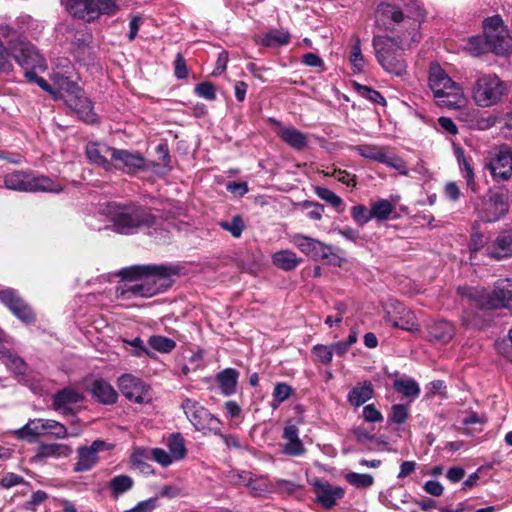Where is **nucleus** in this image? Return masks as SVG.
I'll list each match as a JSON object with an SVG mask.
<instances>
[{
  "label": "nucleus",
  "instance_id": "obj_2",
  "mask_svg": "<svg viewBox=\"0 0 512 512\" xmlns=\"http://www.w3.org/2000/svg\"><path fill=\"white\" fill-rule=\"evenodd\" d=\"M178 268L169 265H135L123 268L119 275L128 282L116 288L117 298H149L169 288Z\"/></svg>",
  "mask_w": 512,
  "mask_h": 512
},
{
  "label": "nucleus",
  "instance_id": "obj_48",
  "mask_svg": "<svg viewBox=\"0 0 512 512\" xmlns=\"http://www.w3.org/2000/svg\"><path fill=\"white\" fill-rule=\"evenodd\" d=\"M345 480L352 486L366 489L374 484V477L370 474L349 472L345 474Z\"/></svg>",
  "mask_w": 512,
  "mask_h": 512
},
{
  "label": "nucleus",
  "instance_id": "obj_12",
  "mask_svg": "<svg viewBox=\"0 0 512 512\" xmlns=\"http://www.w3.org/2000/svg\"><path fill=\"white\" fill-rule=\"evenodd\" d=\"M384 320L393 328L418 332L420 326L414 313L396 299H389L383 304Z\"/></svg>",
  "mask_w": 512,
  "mask_h": 512
},
{
  "label": "nucleus",
  "instance_id": "obj_36",
  "mask_svg": "<svg viewBox=\"0 0 512 512\" xmlns=\"http://www.w3.org/2000/svg\"><path fill=\"white\" fill-rule=\"evenodd\" d=\"M393 388L398 393L412 400L416 399L420 394V387L418 383L409 377L398 378L394 381Z\"/></svg>",
  "mask_w": 512,
  "mask_h": 512
},
{
  "label": "nucleus",
  "instance_id": "obj_23",
  "mask_svg": "<svg viewBox=\"0 0 512 512\" xmlns=\"http://www.w3.org/2000/svg\"><path fill=\"white\" fill-rule=\"evenodd\" d=\"M115 148L105 144L89 142L86 146V155L89 161L109 171L112 169V151Z\"/></svg>",
  "mask_w": 512,
  "mask_h": 512
},
{
  "label": "nucleus",
  "instance_id": "obj_21",
  "mask_svg": "<svg viewBox=\"0 0 512 512\" xmlns=\"http://www.w3.org/2000/svg\"><path fill=\"white\" fill-rule=\"evenodd\" d=\"M83 395L70 388H64L58 391L52 399V407L54 410L59 411L63 416L74 414L72 405L82 401Z\"/></svg>",
  "mask_w": 512,
  "mask_h": 512
},
{
  "label": "nucleus",
  "instance_id": "obj_1",
  "mask_svg": "<svg viewBox=\"0 0 512 512\" xmlns=\"http://www.w3.org/2000/svg\"><path fill=\"white\" fill-rule=\"evenodd\" d=\"M424 17V10L416 0L403 2L402 6L390 3L378 6L376 24L390 34L374 36L372 45L378 63L386 72L395 76L406 73L407 64L402 52L419 42V28Z\"/></svg>",
  "mask_w": 512,
  "mask_h": 512
},
{
  "label": "nucleus",
  "instance_id": "obj_50",
  "mask_svg": "<svg viewBox=\"0 0 512 512\" xmlns=\"http://www.w3.org/2000/svg\"><path fill=\"white\" fill-rule=\"evenodd\" d=\"M293 393V388L286 383H277L273 390L272 406L276 408L280 403L287 400Z\"/></svg>",
  "mask_w": 512,
  "mask_h": 512
},
{
  "label": "nucleus",
  "instance_id": "obj_62",
  "mask_svg": "<svg viewBox=\"0 0 512 512\" xmlns=\"http://www.w3.org/2000/svg\"><path fill=\"white\" fill-rule=\"evenodd\" d=\"M508 339L510 344L503 340L501 342H497L496 347L503 357L512 362V328L508 332Z\"/></svg>",
  "mask_w": 512,
  "mask_h": 512
},
{
  "label": "nucleus",
  "instance_id": "obj_18",
  "mask_svg": "<svg viewBox=\"0 0 512 512\" xmlns=\"http://www.w3.org/2000/svg\"><path fill=\"white\" fill-rule=\"evenodd\" d=\"M0 302L5 305L20 321L30 324L35 321V314L31 307L10 288L0 291Z\"/></svg>",
  "mask_w": 512,
  "mask_h": 512
},
{
  "label": "nucleus",
  "instance_id": "obj_20",
  "mask_svg": "<svg viewBox=\"0 0 512 512\" xmlns=\"http://www.w3.org/2000/svg\"><path fill=\"white\" fill-rule=\"evenodd\" d=\"M112 168L122 170L128 174H135L145 168V159L139 153H132L124 149L112 151Z\"/></svg>",
  "mask_w": 512,
  "mask_h": 512
},
{
  "label": "nucleus",
  "instance_id": "obj_49",
  "mask_svg": "<svg viewBox=\"0 0 512 512\" xmlns=\"http://www.w3.org/2000/svg\"><path fill=\"white\" fill-rule=\"evenodd\" d=\"M354 87H355V90L358 92V94L365 98V99H368L369 101H371L372 103H376V104H380V105H385L386 104V100L385 98L380 94V92L368 87V86H365V85H361L359 83H355L354 84Z\"/></svg>",
  "mask_w": 512,
  "mask_h": 512
},
{
  "label": "nucleus",
  "instance_id": "obj_16",
  "mask_svg": "<svg viewBox=\"0 0 512 512\" xmlns=\"http://www.w3.org/2000/svg\"><path fill=\"white\" fill-rule=\"evenodd\" d=\"M118 387L127 399L137 404L151 401L150 387L131 374L122 375L118 379Z\"/></svg>",
  "mask_w": 512,
  "mask_h": 512
},
{
  "label": "nucleus",
  "instance_id": "obj_38",
  "mask_svg": "<svg viewBox=\"0 0 512 512\" xmlns=\"http://www.w3.org/2000/svg\"><path fill=\"white\" fill-rule=\"evenodd\" d=\"M463 49L472 57H480L490 52L484 34L469 37Z\"/></svg>",
  "mask_w": 512,
  "mask_h": 512
},
{
  "label": "nucleus",
  "instance_id": "obj_52",
  "mask_svg": "<svg viewBox=\"0 0 512 512\" xmlns=\"http://www.w3.org/2000/svg\"><path fill=\"white\" fill-rule=\"evenodd\" d=\"M312 354L317 361L324 365L330 364L333 357L330 345L317 344L312 348Z\"/></svg>",
  "mask_w": 512,
  "mask_h": 512
},
{
  "label": "nucleus",
  "instance_id": "obj_24",
  "mask_svg": "<svg viewBox=\"0 0 512 512\" xmlns=\"http://www.w3.org/2000/svg\"><path fill=\"white\" fill-rule=\"evenodd\" d=\"M72 447L64 443H41L34 456L35 461H43L48 458H67L72 453Z\"/></svg>",
  "mask_w": 512,
  "mask_h": 512
},
{
  "label": "nucleus",
  "instance_id": "obj_59",
  "mask_svg": "<svg viewBox=\"0 0 512 512\" xmlns=\"http://www.w3.org/2000/svg\"><path fill=\"white\" fill-rule=\"evenodd\" d=\"M152 456L156 462H158L164 467L169 466L173 461H175L174 457H172L170 452H167L161 448L153 449Z\"/></svg>",
  "mask_w": 512,
  "mask_h": 512
},
{
  "label": "nucleus",
  "instance_id": "obj_46",
  "mask_svg": "<svg viewBox=\"0 0 512 512\" xmlns=\"http://www.w3.org/2000/svg\"><path fill=\"white\" fill-rule=\"evenodd\" d=\"M169 452L175 460H181L186 456V447L183 437L180 434H172L168 438Z\"/></svg>",
  "mask_w": 512,
  "mask_h": 512
},
{
  "label": "nucleus",
  "instance_id": "obj_45",
  "mask_svg": "<svg viewBox=\"0 0 512 512\" xmlns=\"http://www.w3.org/2000/svg\"><path fill=\"white\" fill-rule=\"evenodd\" d=\"M241 477L243 478L244 485L249 487L255 495H261L270 491L269 483L263 477L253 478L251 474H243Z\"/></svg>",
  "mask_w": 512,
  "mask_h": 512
},
{
  "label": "nucleus",
  "instance_id": "obj_4",
  "mask_svg": "<svg viewBox=\"0 0 512 512\" xmlns=\"http://www.w3.org/2000/svg\"><path fill=\"white\" fill-rule=\"evenodd\" d=\"M429 87L439 107L461 109L467 104L463 89L437 64L430 67Z\"/></svg>",
  "mask_w": 512,
  "mask_h": 512
},
{
  "label": "nucleus",
  "instance_id": "obj_53",
  "mask_svg": "<svg viewBox=\"0 0 512 512\" xmlns=\"http://www.w3.org/2000/svg\"><path fill=\"white\" fill-rule=\"evenodd\" d=\"M220 226L224 230L229 231L235 238L240 237L244 229L243 220L239 215L234 216L230 222H221Z\"/></svg>",
  "mask_w": 512,
  "mask_h": 512
},
{
  "label": "nucleus",
  "instance_id": "obj_28",
  "mask_svg": "<svg viewBox=\"0 0 512 512\" xmlns=\"http://www.w3.org/2000/svg\"><path fill=\"white\" fill-rule=\"evenodd\" d=\"M374 396V386L370 381L357 383L348 393L347 400L354 407H360Z\"/></svg>",
  "mask_w": 512,
  "mask_h": 512
},
{
  "label": "nucleus",
  "instance_id": "obj_57",
  "mask_svg": "<svg viewBox=\"0 0 512 512\" xmlns=\"http://www.w3.org/2000/svg\"><path fill=\"white\" fill-rule=\"evenodd\" d=\"M363 418L371 423L383 421L382 413L373 404L366 405L363 408Z\"/></svg>",
  "mask_w": 512,
  "mask_h": 512
},
{
  "label": "nucleus",
  "instance_id": "obj_60",
  "mask_svg": "<svg viewBox=\"0 0 512 512\" xmlns=\"http://www.w3.org/2000/svg\"><path fill=\"white\" fill-rule=\"evenodd\" d=\"M382 164H386L387 166L398 170L401 174H407L405 162L396 155H388L386 153V161H382Z\"/></svg>",
  "mask_w": 512,
  "mask_h": 512
},
{
  "label": "nucleus",
  "instance_id": "obj_30",
  "mask_svg": "<svg viewBox=\"0 0 512 512\" xmlns=\"http://www.w3.org/2000/svg\"><path fill=\"white\" fill-rule=\"evenodd\" d=\"M43 419H30L23 427L14 431V435L19 440L34 442L38 437L44 436Z\"/></svg>",
  "mask_w": 512,
  "mask_h": 512
},
{
  "label": "nucleus",
  "instance_id": "obj_7",
  "mask_svg": "<svg viewBox=\"0 0 512 512\" xmlns=\"http://www.w3.org/2000/svg\"><path fill=\"white\" fill-rule=\"evenodd\" d=\"M506 87L496 74L480 73L471 86V94L480 107H491L502 99Z\"/></svg>",
  "mask_w": 512,
  "mask_h": 512
},
{
  "label": "nucleus",
  "instance_id": "obj_11",
  "mask_svg": "<svg viewBox=\"0 0 512 512\" xmlns=\"http://www.w3.org/2000/svg\"><path fill=\"white\" fill-rule=\"evenodd\" d=\"M67 10L75 18L92 22L102 14H113L117 5L113 0H69Z\"/></svg>",
  "mask_w": 512,
  "mask_h": 512
},
{
  "label": "nucleus",
  "instance_id": "obj_10",
  "mask_svg": "<svg viewBox=\"0 0 512 512\" xmlns=\"http://www.w3.org/2000/svg\"><path fill=\"white\" fill-rule=\"evenodd\" d=\"M12 55L15 61L25 70V77L30 82L37 83L38 77L35 70L44 71L47 68L46 61L36 48L25 41H18L11 45Z\"/></svg>",
  "mask_w": 512,
  "mask_h": 512
},
{
  "label": "nucleus",
  "instance_id": "obj_58",
  "mask_svg": "<svg viewBox=\"0 0 512 512\" xmlns=\"http://www.w3.org/2000/svg\"><path fill=\"white\" fill-rule=\"evenodd\" d=\"M157 502L158 497H151L139 502L135 507L124 512H152L156 508Z\"/></svg>",
  "mask_w": 512,
  "mask_h": 512
},
{
  "label": "nucleus",
  "instance_id": "obj_64",
  "mask_svg": "<svg viewBox=\"0 0 512 512\" xmlns=\"http://www.w3.org/2000/svg\"><path fill=\"white\" fill-rule=\"evenodd\" d=\"M305 208H310L307 212V216L313 220H320L322 218L324 207L323 205L315 202L306 201L304 203Z\"/></svg>",
  "mask_w": 512,
  "mask_h": 512
},
{
  "label": "nucleus",
  "instance_id": "obj_41",
  "mask_svg": "<svg viewBox=\"0 0 512 512\" xmlns=\"http://www.w3.org/2000/svg\"><path fill=\"white\" fill-rule=\"evenodd\" d=\"M353 149L362 157L382 163L386 161L385 148L377 145H358Z\"/></svg>",
  "mask_w": 512,
  "mask_h": 512
},
{
  "label": "nucleus",
  "instance_id": "obj_22",
  "mask_svg": "<svg viewBox=\"0 0 512 512\" xmlns=\"http://www.w3.org/2000/svg\"><path fill=\"white\" fill-rule=\"evenodd\" d=\"M277 126L276 133L280 139L297 151H301L308 146V135L302 133L293 126H283L279 121L273 120Z\"/></svg>",
  "mask_w": 512,
  "mask_h": 512
},
{
  "label": "nucleus",
  "instance_id": "obj_40",
  "mask_svg": "<svg viewBox=\"0 0 512 512\" xmlns=\"http://www.w3.org/2000/svg\"><path fill=\"white\" fill-rule=\"evenodd\" d=\"M134 480L128 475H117L109 482V488L114 498L128 492L132 489Z\"/></svg>",
  "mask_w": 512,
  "mask_h": 512
},
{
  "label": "nucleus",
  "instance_id": "obj_63",
  "mask_svg": "<svg viewBox=\"0 0 512 512\" xmlns=\"http://www.w3.org/2000/svg\"><path fill=\"white\" fill-rule=\"evenodd\" d=\"M143 453L142 452H134L131 456V462L132 464L138 468L141 472L145 474H150L153 472L151 465L143 461L142 459Z\"/></svg>",
  "mask_w": 512,
  "mask_h": 512
},
{
  "label": "nucleus",
  "instance_id": "obj_27",
  "mask_svg": "<svg viewBox=\"0 0 512 512\" xmlns=\"http://www.w3.org/2000/svg\"><path fill=\"white\" fill-rule=\"evenodd\" d=\"M455 156L459 165L461 176L465 180L468 189H470L473 193H477L478 186L475 181V173L471 164V159L465 156L463 149L460 147L455 149Z\"/></svg>",
  "mask_w": 512,
  "mask_h": 512
},
{
  "label": "nucleus",
  "instance_id": "obj_42",
  "mask_svg": "<svg viewBox=\"0 0 512 512\" xmlns=\"http://www.w3.org/2000/svg\"><path fill=\"white\" fill-rule=\"evenodd\" d=\"M394 210L395 206L387 199H380L371 204L372 217L378 221L388 220Z\"/></svg>",
  "mask_w": 512,
  "mask_h": 512
},
{
  "label": "nucleus",
  "instance_id": "obj_47",
  "mask_svg": "<svg viewBox=\"0 0 512 512\" xmlns=\"http://www.w3.org/2000/svg\"><path fill=\"white\" fill-rule=\"evenodd\" d=\"M148 344L151 348L160 353H169L176 347V342L173 339L161 335L151 336L148 339Z\"/></svg>",
  "mask_w": 512,
  "mask_h": 512
},
{
  "label": "nucleus",
  "instance_id": "obj_29",
  "mask_svg": "<svg viewBox=\"0 0 512 512\" xmlns=\"http://www.w3.org/2000/svg\"><path fill=\"white\" fill-rule=\"evenodd\" d=\"M92 395L103 404H113L117 401V392L113 386L103 379H96L91 386Z\"/></svg>",
  "mask_w": 512,
  "mask_h": 512
},
{
  "label": "nucleus",
  "instance_id": "obj_39",
  "mask_svg": "<svg viewBox=\"0 0 512 512\" xmlns=\"http://www.w3.org/2000/svg\"><path fill=\"white\" fill-rule=\"evenodd\" d=\"M44 435L54 437L56 439H64L68 436H78L79 433H68L66 426L54 419H43Z\"/></svg>",
  "mask_w": 512,
  "mask_h": 512
},
{
  "label": "nucleus",
  "instance_id": "obj_14",
  "mask_svg": "<svg viewBox=\"0 0 512 512\" xmlns=\"http://www.w3.org/2000/svg\"><path fill=\"white\" fill-rule=\"evenodd\" d=\"M292 242L302 253L316 261L327 259L331 263H336L339 259L334 253L332 245L325 244L317 239L296 234L293 236Z\"/></svg>",
  "mask_w": 512,
  "mask_h": 512
},
{
  "label": "nucleus",
  "instance_id": "obj_44",
  "mask_svg": "<svg viewBox=\"0 0 512 512\" xmlns=\"http://www.w3.org/2000/svg\"><path fill=\"white\" fill-rule=\"evenodd\" d=\"M314 191L320 199L333 206L338 212L344 211V203L342 198L339 197L332 190L325 187L317 186L315 187Z\"/></svg>",
  "mask_w": 512,
  "mask_h": 512
},
{
  "label": "nucleus",
  "instance_id": "obj_35",
  "mask_svg": "<svg viewBox=\"0 0 512 512\" xmlns=\"http://www.w3.org/2000/svg\"><path fill=\"white\" fill-rule=\"evenodd\" d=\"M429 336L439 342L446 343L450 341L454 336V327L447 321L434 322L429 327Z\"/></svg>",
  "mask_w": 512,
  "mask_h": 512
},
{
  "label": "nucleus",
  "instance_id": "obj_6",
  "mask_svg": "<svg viewBox=\"0 0 512 512\" xmlns=\"http://www.w3.org/2000/svg\"><path fill=\"white\" fill-rule=\"evenodd\" d=\"M54 81L60 90L63 91L60 97L64 99L65 104L73 110L81 120L87 123H94L97 120L91 100L85 96L79 86L70 81L67 77L59 76L58 74H54Z\"/></svg>",
  "mask_w": 512,
  "mask_h": 512
},
{
  "label": "nucleus",
  "instance_id": "obj_32",
  "mask_svg": "<svg viewBox=\"0 0 512 512\" xmlns=\"http://www.w3.org/2000/svg\"><path fill=\"white\" fill-rule=\"evenodd\" d=\"M238 377V371L232 368H226L216 375V381L223 394L229 396L235 393Z\"/></svg>",
  "mask_w": 512,
  "mask_h": 512
},
{
  "label": "nucleus",
  "instance_id": "obj_31",
  "mask_svg": "<svg viewBox=\"0 0 512 512\" xmlns=\"http://www.w3.org/2000/svg\"><path fill=\"white\" fill-rule=\"evenodd\" d=\"M290 34L284 30L272 29L266 33L259 35L256 39L257 43L266 47H278L289 43Z\"/></svg>",
  "mask_w": 512,
  "mask_h": 512
},
{
  "label": "nucleus",
  "instance_id": "obj_61",
  "mask_svg": "<svg viewBox=\"0 0 512 512\" xmlns=\"http://www.w3.org/2000/svg\"><path fill=\"white\" fill-rule=\"evenodd\" d=\"M174 72L178 79H185L188 76V68L181 53H178L174 62Z\"/></svg>",
  "mask_w": 512,
  "mask_h": 512
},
{
  "label": "nucleus",
  "instance_id": "obj_13",
  "mask_svg": "<svg viewBox=\"0 0 512 512\" xmlns=\"http://www.w3.org/2000/svg\"><path fill=\"white\" fill-rule=\"evenodd\" d=\"M181 407L196 430L203 433L219 434L221 425L219 419L200 405L198 401L187 398L182 402Z\"/></svg>",
  "mask_w": 512,
  "mask_h": 512
},
{
  "label": "nucleus",
  "instance_id": "obj_51",
  "mask_svg": "<svg viewBox=\"0 0 512 512\" xmlns=\"http://www.w3.org/2000/svg\"><path fill=\"white\" fill-rule=\"evenodd\" d=\"M350 212L352 218L359 226H364L373 219L371 208L368 209L366 206L361 204L353 206Z\"/></svg>",
  "mask_w": 512,
  "mask_h": 512
},
{
  "label": "nucleus",
  "instance_id": "obj_25",
  "mask_svg": "<svg viewBox=\"0 0 512 512\" xmlns=\"http://www.w3.org/2000/svg\"><path fill=\"white\" fill-rule=\"evenodd\" d=\"M508 211L507 203L501 194L494 193L486 203V208L481 213V219L485 222H495Z\"/></svg>",
  "mask_w": 512,
  "mask_h": 512
},
{
  "label": "nucleus",
  "instance_id": "obj_37",
  "mask_svg": "<svg viewBox=\"0 0 512 512\" xmlns=\"http://www.w3.org/2000/svg\"><path fill=\"white\" fill-rule=\"evenodd\" d=\"M349 62L352 71L355 74L362 73L364 71L367 62L362 53L361 41L358 37L354 38V43L351 46L349 53Z\"/></svg>",
  "mask_w": 512,
  "mask_h": 512
},
{
  "label": "nucleus",
  "instance_id": "obj_19",
  "mask_svg": "<svg viewBox=\"0 0 512 512\" xmlns=\"http://www.w3.org/2000/svg\"><path fill=\"white\" fill-rule=\"evenodd\" d=\"M316 495V501L324 508L329 509L336 505L337 501L344 496V490L340 486L332 485L317 478L309 480Z\"/></svg>",
  "mask_w": 512,
  "mask_h": 512
},
{
  "label": "nucleus",
  "instance_id": "obj_3",
  "mask_svg": "<svg viewBox=\"0 0 512 512\" xmlns=\"http://www.w3.org/2000/svg\"><path fill=\"white\" fill-rule=\"evenodd\" d=\"M105 215L112 223L113 230L119 234L132 235L144 228L152 227L156 216L149 207L130 203H110L105 209Z\"/></svg>",
  "mask_w": 512,
  "mask_h": 512
},
{
  "label": "nucleus",
  "instance_id": "obj_17",
  "mask_svg": "<svg viewBox=\"0 0 512 512\" xmlns=\"http://www.w3.org/2000/svg\"><path fill=\"white\" fill-rule=\"evenodd\" d=\"M113 444L103 440H95L90 446H82L77 449V462L74 465L75 472L91 470L99 461L98 453L111 450Z\"/></svg>",
  "mask_w": 512,
  "mask_h": 512
},
{
  "label": "nucleus",
  "instance_id": "obj_56",
  "mask_svg": "<svg viewBox=\"0 0 512 512\" xmlns=\"http://www.w3.org/2000/svg\"><path fill=\"white\" fill-rule=\"evenodd\" d=\"M195 92L198 96L207 99L214 100L216 98L215 88L210 82H202L195 87Z\"/></svg>",
  "mask_w": 512,
  "mask_h": 512
},
{
  "label": "nucleus",
  "instance_id": "obj_54",
  "mask_svg": "<svg viewBox=\"0 0 512 512\" xmlns=\"http://www.w3.org/2000/svg\"><path fill=\"white\" fill-rule=\"evenodd\" d=\"M326 175L337 179L339 182L346 184L347 186L355 187L357 184L356 176L350 174L346 170L333 169L332 172H327Z\"/></svg>",
  "mask_w": 512,
  "mask_h": 512
},
{
  "label": "nucleus",
  "instance_id": "obj_8",
  "mask_svg": "<svg viewBox=\"0 0 512 512\" xmlns=\"http://www.w3.org/2000/svg\"><path fill=\"white\" fill-rule=\"evenodd\" d=\"M4 185L7 189L22 192L62 191V186L46 176H34L23 171H14L5 175Z\"/></svg>",
  "mask_w": 512,
  "mask_h": 512
},
{
  "label": "nucleus",
  "instance_id": "obj_5",
  "mask_svg": "<svg viewBox=\"0 0 512 512\" xmlns=\"http://www.w3.org/2000/svg\"><path fill=\"white\" fill-rule=\"evenodd\" d=\"M459 292L482 309H512V281L510 279L499 280L491 291L464 287L459 288Z\"/></svg>",
  "mask_w": 512,
  "mask_h": 512
},
{
  "label": "nucleus",
  "instance_id": "obj_55",
  "mask_svg": "<svg viewBox=\"0 0 512 512\" xmlns=\"http://www.w3.org/2000/svg\"><path fill=\"white\" fill-rule=\"evenodd\" d=\"M408 418V408L403 404H396L392 406V411L390 415L391 422L401 425L405 423Z\"/></svg>",
  "mask_w": 512,
  "mask_h": 512
},
{
  "label": "nucleus",
  "instance_id": "obj_9",
  "mask_svg": "<svg viewBox=\"0 0 512 512\" xmlns=\"http://www.w3.org/2000/svg\"><path fill=\"white\" fill-rule=\"evenodd\" d=\"M483 34L490 52L502 56L511 51L512 37L499 15L488 17L483 21Z\"/></svg>",
  "mask_w": 512,
  "mask_h": 512
},
{
  "label": "nucleus",
  "instance_id": "obj_26",
  "mask_svg": "<svg viewBox=\"0 0 512 512\" xmlns=\"http://www.w3.org/2000/svg\"><path fill=\"white\" fill-rule=\"evenodd\" d=\"M299 430L295 425H288L284 428L283 438L286 443L283 446V453L289 456H300L305 453L302 441L299 439Z\"/></svg>",
  "mask_w": 512,
  "mask_h": 512
},
{
  "label": "nucleus",
  "instance_id": "obj_34",
  "mask_svg": "<svg viewBox=\"0 0 512 512\" xmlns=\"http://www.w3.org/2000/svg\"><path fill=\"white\" fill-rule=\"evenodd\" d=\"M301 259L290 250H280L272 255V263L279 269L290 271L295 269Z\"/></svg>",
  "mask_w": 512,
  "mask_h": 512
},
{
  "label": "nucleus",
  "instance_id": "obj_33",
  "mask_svg": "<svg viewBox=\"0 0 512 512\" xmlns=\"http://www.w3.org/2000/svg\"><path fill=\"white\" fill-rule=\"evenodd\" d=\"M486 251L490 257L497 260L512 255V236L509 234L498 236L493 247Z\"/></svg>",
  "mask_w": 512,
  "mask_h": 512
},
{
  "label": "nucleus",
  "instance_id": "obj_43",
  "mask_svg": "<svg viewBox=\"0 0 512 512\" xmlns=\"http://www.w3.org/2000/svg\"><path fill=\"white\" fill-rule=\"evenodd\" d=\"M0 359L15 374L22 375L25 373V362L19 356L12 354L8 350L0 349Z\"/></svg>",
  "mask_w": 512,
  "mask_h": 512
},
{
  "label": "nucleus",
  "instance_id": "obj_15",
  "mask_svg": "<svg viewBox=\"0 0 512 512\" xmlns=\"http://www.w3.org/2000/svg\"><path fill=\"white\" fill-rule=\"evenodd\" d=\"M488 169L493 179L507 181L512 176V150L508 145H501L490 153Z\"/></svg>",
  "mask_w": 512,
  "mask_h": 512
}]
</instances>
